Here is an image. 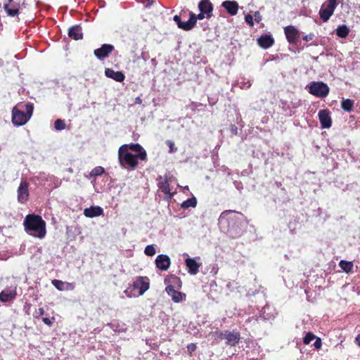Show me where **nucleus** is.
Instances as JSON below:
<instances>
[{
	"label": "nucleus",
	"mask_w": 360,
	"mask_h": 360,
	"mask_svg": "<svg viewBox=\"0 0 360 360\" xmlns=\"http://www.w3.org/2000/svg\"><path fill=\"white\" fill-rule=\"evenodd\" d=\"M139 160H147L146 151L139 143L123 144L119 148L118 161L122 169L134 170Z\"/></svg>",
	"instance_id": "1"
},
{
	"label": "nucleus",
	"mask_w": 360,
	"mask_h": 360,
	"mask_svg": "<svg viewBox=\"0 0 360 360\" xmlns=\"http://www.w3.org/2000/svg\"><path fill=\"white\" fill-rule=\"evenodd\" d=\"M24 226L26 232L39 238H44L46 236V222L42 218L36 214H28L24 220Z\"/></svg>",
	"instance_id": "2"
},
{
	"label": "nucleus",
	"mask_w": 360,
	"mask_h": 360,
	"mask_svg": "<svg viewBox=\"0 0 360 360\" xmlns=\"http://www.w3.org/2000/svg\"><path fill=\"white\" fill-rule=\"evenodd\" d=\"M34 107L32 103L18 105L12 110V122L15 126L20 127L25 124L33 113Z\"/></svg>",
	"instance_id": "3"
},
{
	"label": "nucleus",
	"mask_w": 360,
	"mask_h": 360,
	"mask_svg": "<svg viewBox=\"0 0 360 360\" xmlns=\"http://www.w3.org/2000/svg\"><path fill=\"white\" fill-rule=\"evenodd\" d=\"M149 288V278L146 276H139L134 281L133 285L124 291V293L127 297H137L143 295Z\"/></svg>",
	"instance_id": "4"
},
{
	"label": "nucleus",
	"mask_w": 360,
	"mask_h": 360,
	"mask_svg": "<svg viewBox=\"0 0 360 360\" xmlns=\"http://www.w3.org/2000/svg\"><path fill=\"white\" fill-rule=\"evenodd\" d=\"M338 6V0H327L321 6L319 15L323 22H328L330 18L333 15Z\"/></svg>",
	"instance_id": "5"
},
{
	"label": "nucleus",
	"mask_w": 360,
	"mask_h": 360,
	"mask_svg": "<svg viewBox=\"0 0 360 360\" xmlns=\"http://www.w3.org/2000/svg\"><path fill=\"white\" fill-rule=\"evenodd\" d=\"M235 213L233 210H226L221 214L219 218V224H226L227 231L229 233L235 231V224L238 221V217L235 215Z\"/></svg>",
	"instance_id": "6"
},
{
	"label": "nucleus",
	"mask_w": 360,
	"mask_h": 360,
	"mask_svg": "<svg viewBox=\"0 0 360 360\" xmlns=\"http://www.w3.org/2000/svg\"><path fill=\"white\" fill-rule=\"evenodd\" d=\"M307 87L311 94L319 98H325L329 93V87L322 82H312Z\"/></svg>",
	"instance_id": "7"
},
{
	"label": "nucleus",
	"mask_w": 360,
	"mask_h": 360,
	"mask_svg": "<svg viewBox=\"0 0 360 360\" xmlns=\"http://www.w3.org/2000/svg\"><path fill=\"white\" fill-rule=\"evenodd\" d=\"M198 9L200 13L195 15V18L198 20L211 18L213 6L210 0H201L198 4Z\"/></svg>",
	"instance_id": "8"
},
{
	"label": "nucleus",
	"mask_w": 360,
	"mask_h": 360,
	"mask_svg": "<svg viewBox=\"0 0 360 360\" xmlns=\"http://www.w3.org/2000/svg\"><path fill=\"white\" fill-rule=\"evenodd\" d=\"M172 177H169L167 174L164 176H159L158 178V186L159 189L167 195V198H171L174 193L175 191L172 192L169 187V181H171Z\"/></svg>",
	"instance_id": "9"
},
{
	"label": "nucleus",
	"mask_w": 360,
	"mask_h": 360,
	"mask_svg": "<svg viewBox=\"0 0 360 360\" xmlns=\"http://www.w3.org/2000/svg\"><path fill=\"white\" fill-rule=\"evenodd\" d=\"M197 20L195 14L193 13H190L189 19L185 22L181 21V18L179 15H176L174 17V20L177 24L178 27L184 30H191L195 25Z\"/></svg>",
	"instance_id": "10"
},
{
	"label": "nucleus",
	"mask_w": 360,
	"mask_h": 360,
	"mask_svg": "<svg viewBox=\"0 0 360 360\" xmlns=\"http://www.w3.org/2000/svg\"><path fill=\"white\" fill-rule=\"evenodd\" d=\"M17 295L16 285H11L4 289L0 293V301L8 302L13 301Z\"/></svg>",
	"instance_id": "11"
},
{
	"label": "nucleus",
	"mask_w": 360,
	"mask_h": 360,
	"mask_svg": "<svg viewBox=\"0 0 360 360\" xmlns=\"http://www.w3.org/2000/svg\"><path fill=\"white\" fill-rule=\"evenodd\" d=\"M29 184L26 181H22L18 188V200L20 203H25L29 197Z\"/></svg>",
	"instance_id": "12"
},
{
	"label": "nucleus",
	"mask_w": 360,
	"mask_h": 360,
	"mask_svg": "<svg viewBox=\"0 0 360 360\" xmlns=\"http://www.w3.org/2000/svg\"><path fill=\"white\" fill-rule=\"evenodd\" d=\"M113 49L114 46L112 45L105 44L101 47L95 49L94 53L98 59L103 60L108 57Z\"/></svg>",
	"instance_id": "13"
},
{
	"label": "nucleus",
	"mask_w": 360,
	"mask_h": 360,
	"mask_svg": "<svg viewBox=\"0 0 360 360\" xmlns=\"http://www.w3.org/2000/svg\"><path fill=\"white\" fill-rule=\"evenodd\" d=\"M224 335V339L226 340V343L231 347L236 345L240 340V333L235 330L231 331L225 330Z\"/></svg>",
	"instance_id": "14"
},
{
	"label": "nucleus",
	"mask_w": 360,
	"mask_h": 360,
	"mask_svg": "<svg viewBox=\"0 0 360 360\" xmlns=\"http://www.w3.org/2000/svg\"><path fill=\"white\" fill-rule=\"evenodd\" d=\"M156 267L161 271H167L171 264V260L167 255H159L155 261Z\"/></svg>",
	"instance_id": "15"
},
{
	"label": "nucleus",
	"mask_w": 360,
	"mask_h": 360,
	"mask_svg": "<svg viewBox=\"0 0 360 360\" xmlns=\"http://www.w3.org/2000/svg\"><path fill=\"white\" fill-rule=\"evenodd\" d=\"M284 32L288 41L290 44H295L297 39L299 37V30L292 25L286 26L284 28Z\"/></svg>",
	"instance_id": "16"
},
{
	"label": "nucleus",
	"mask_w": 360,
	"mask_h": 360,
	"mask_svg": "<svg viewBox=\"0 0 360 360\" xmlns=\"http://www.w3.org/2000/svg\"><path fill=\"white\" fill-rule=\"evenodd\" d=\"M4 8L8 15L15 17L18 14L20 4L14 0H8Z\"/></svg>",
	"instance_id": "17"
},
{
	"label": "nucleus",
	"mask_w": 360,
	"mask_h": 360,
	"mask_svg": "<svg viewBox=\"0 0 360 360\" xmlns=\"http://www.w3.org/2000/svg\"><path fill=\"white\" fill-rule=\"evenodd\" d=\"M319 118L322 128L328 129L331 127L332 120L328 110H321L319 112Z\"/></svg>",
	"instance_id": "18"
},
{
	"label": "nucleus",
	"mask_w": 360,
	"mask_h": 360,
	"mask_svg": "<svg viewBox=\"0 0 360 360\" xmlns=\"http://www.w3.org/2000/svg\"><path fill=\"white\" fill-rule=\"evenodd\" d=\"M165 290L167 294L172 297V300L174 302L178 303L186 300V295L179 291L176 290L174 286L171 285L167 286Z\"/></svg>",
	"instance_id": "19"
},
{
	"label": "nucleus",
	"mask_w": 360,
	"mask_h": 360,
	"mask_svg": "<svg viewBox=\"0 0 360 360\" xmlns=\"http://www.w3.org/2000/svg\"><path fill=\"white\" fill-rule=\"evenodd\" d=\"M53 285L60 291L73 290L75 285L73 283L54 279L51 281Z\"/></svg>",
	"instance_id": "20"
},
{
	"label": "nucleus",
	"mask_w": 360,
	"mask_h": 360,
	"mask_svg": "<svg viewBox=\"0 0 360 360\" xmlns=\"http://www.w3.org/2000/svg\"><path fill=\"white\" fill-rule=\"evenodd\" d=\"M84 214L89 218H93L103 214V210L100 206H91L84 210Z\"/></svg>",
	"instance_id": "21"
},
{
	"label": "nucleus",
	"mask_w": 360,
	"mask_h": 360,
	"mask_svg": "<svg viewBox=\"0 0 360 360\" xmlns=\"http://www.w3.org/2000/svg\"><path fill=\"white\" fill-rule=\"evenodd\" d=\"M185 264L190 274L195 275L198 273L200 264H198L195 259L188 257L185 260Z\"/></svg>",
	"instance_id": "22"
},
{
	"label": "nucleus",
	"mask_w": 360,
	"mask_h": 360,
	"mask_svg": "<svg viewBox=\"0 0 360 360\" xmlns=\"http://www.w3.org/2000/svg\"><path fill=\"white\" fill-rule=\"evenodd\" d=\"M105 75L107 77L111 78L116 82H121L124 81L125 76L124 75L120 72V71H114L113 70L110 68H106L105 70Z\"/></svg>",
	"instance_id": "23"
},
{
	"label": "nucleus",
	"mask_w": 360,
	"mask_h": 360,
	"mask_svg": "<svg viewBox=\"0 0 360 360\" xmlns=\"http://www.w3.org/2000/svg\"><path fill=\"white\" fill-rule=\"evenodd\" d=\"M257 42L262 48L268 49L274 44V39L271 35L264 34L257 39Z\"/></svg>",
	"instance_id": "24"
},
{
	"label": "nucleus",
	"mask_w": 360,
	"mask_h": 360,
	"mask_svg": "<svg viewBox=\"0 0 360 360\" xmlns=\"http://www.w3.org/2000/svg\"><path fill=\"white\" fill-rule=\"evenodd\" d=\"M222 6L231 15L237 13L238 5L236 1H226L222 3Z\"/></svg>",
	"instance_id": "25"
},
{
	"label": "nucleus",
	"mask_w": 360,
	"mask_h": 360,
	"mask_svg": "<svg viewBox=\"0 0 360 360\" xmlns=\"http://www.w3.org/2000/svg\"><path fill=\"white\" fill-rule=\"evenodd\" d=\"M68 34L70 37L78 40L82 38V32L80 26L76 25L70 28Z\"/></svg>",
	"instance_id": "26"
},
{
	"label": "nucleus",
	"mask_w": 360,
	"mask_h": 360,
	"mask_svg": "<svg viewBox=\"0 0 360 360\" xmlns=\"http://www.w3.org/2000/svg\"><path fill=\"white\" fill-rule=\"evenodd\" d=\"M349 33V28L345 25H340L335 30V34L340 38H346Z\"/></svg>",
	"instance_id": "27"
},
{
	"label": "nucleus",
	"mask_w": 360,
	"mask_h": 360,
	"mask_svg": "<svg viewBox=\"0 0 360 360\" xmlns=\"http://www.w3.org/2000/svg\"><path fill=\"white\" fill-rule=\"evenodd\" d=\"M354 103V101L351 99H344L341 102V107L344 110L351 112L352 110Z\"/></svg>",
	"instance_id": "28"
},
{
	"label": "nucleus",
	"mask_w": 360,
	"mask_h": 360,
	"mask_svg": "<svg viewBox=\"0 0 360 360\" xmlns=\"http://www.w3.org/2000/svg\"><path fill=\"white\" fill-rule=\"evenodd\" d=\"M197 205V200L195 197L187 199L184 201L181 204V207L183 209H188L189 207H195Z\"/></svg>",
	"instance_id": "29"
},
{
	"label": "nucleus",
	"mask_w": 360,
	"mask_h": 360,
	"mask_svg": "<svg viewBox=\"0 0 360 360\" xmlns=\"http://www.w3.org/2000/svg\"><path fill=\"white\" fill-rule=\"evenodd\" d=\"M339 266L346 273H349L352 271L353 269V264L351 262H347L345 260H341L340 262Z\"/></svg>",
	"instance_id": "30"
},
{
	"label": "nucleus",
	"mask_w": 360,
	"mask_h": 360,
	"mask_svg": "<svg viewBox=\"0 0 360 360\" xmlns=\"http://www.w3.org/2000/svg\"><path fill=\"white\" fill-rule=\"evenodd\" d=\"M104 172H105V170H104L103 167L98 166V167H94L91 170L90 175L91 176H98L103 174L104 173Z\"/></svg>",
	"instance_id": "31"
},
{
	"label": "nucleus",
	"mask_w": 360,
	"mask_h": 360,
	"mask_svg": "<svg viewBox=\"0 0 360 360\" xmlns=\"http://www.w3.org/2000/svg\"><path fill=\"white\" fill-rule=\"evenodd\" d=\"M144 253L147 256L152 257L155 255L156 250L153 245H148L145 248Z\"/></svg>",
	"instance_id": "32"
},
{
	"label": "nucleus",
	"mask_w": 360,
	"mask_h": 360,
	"mask_svg": "<svg viewBox=\"0 0 360 360\" xmlns=\"http://www.w3.org/2000/svg\"><path fill=\"white\" fill-rule=\"evenodd\" d=\"M54 127L56 130H63L65 128V124L62 120H56L54 122Z\"/></svg>",
	"instance_id": "33"
},
{
	"label": "nucleus",
	"mask_w": 360,
	"mask_h": 360,
	"mask_svg": "<svg viewBox=\"0 0 360 360\" xmlns=\"http://www.w3.org/2000/svg\"><path fill=\"white\" fill-rule=\"evenodd\" d=\"M316 338V336L311 333H308L306 334L305 337L303 339V342L305 345L309 344L312 340Z\"/></svg>",
	"instance_id": "34"
},
{
	"label": "nucleus",
	"mask_w": 360,
	"mask_h": 360,
	"mask_svg": "<svg viewBox=\"0 0 360 360\" xmlns=\"http://www.w3.org/2000/svg\"><path fill=\"white\" fill-rule=\"evenodd\" d=\"M225 330L224 331H216L212 334V336L214 338V339H224L225 338Z\"/></svg>",
	"instance_id": "35"
},
{
	"label": "nucleus",
	"mask_w": 360,
	"mask_h": 360,
	"mask_svg": "<svg viewBox=\"0 0 360 360\" xmlns=\"http://www.w3.org/2000/svg\"><path fill=\"white\" fill-rule=\"evenodd\" d=\"M44 314V309L43 308H39L37 310H36L33 316L35 319H39L41 316Z\"/></svg>",
	"instance_id": "36"
},
{
	"label": "nucleus",
	"mask_w": 360,
	"mask_h": 360,
	"mask_svg": "<svg viewBox=\"0 0 360 360\" xmlns=\"http://www.w3.org/2000/svg\"><path fill=\"white\" fill-rule=\"evenodd\" d=\"M254 18H253V15H250V14H247L245 17V22H247V24H248L250 26H253L254 25Z\"/></svg>",
	"instance_id": "37"
},
{
	"label": "nucleus",
	"mask_w": 360,
	"mask_h": 360,
	"mask_svg": "<svg viewBox=\"0 0 360 360\" xmlns=\"http://www.w3.org/2000/svg\"><path fill=\"white\" fill-rule=\"evenodd\" d=\"M54 320H55L54 317H52L51 319H49V318H46V317L42 319V321L44 322V323L49 326H52Z\"/></svg>",
	"instance_id": "38"
},
{
	"label": "nucleus",
	"mask_w": 360,
	"mask_h": 360,
	"mask_svg": "<svg viewBox=\"0 0 360 360\" xmlns=\"http://www.w3.org/2000/svg\"><path fill=\"white\" fill-rule=\"evenodd\" d=\"M167 143L169 148V153H172L176 151V148H175L174 142L172 141H167Z\"/></svg>",
	"instance_id": "39"
},
{
	"label": "nucleus",
	"mask_w": 360,
	"mask_h": 360,
	"mask_svg": "<svg viewBox=\"0 0 360 360\" xmlns=\"http://www.w3.org/2000/svg\"><path fill=\"white\" fill-rule=\"evenodd\" d=\"M252 84L250 81L248 80L247 82H240V86L242 89H248L251 86Z\"/></svg>",
	"instance_id": "40"
},
{
	"label": "nucleus",
	"mask_w": 360,
	"mask_h": 360,
	"mask_svg": "<svg viewBox=\"0 0 360 360\" xmlns=\"http://www.w3.org/2000/svg\"><path fill=\"white\" fill-rule=\"evenodd\" d=\"M253 18L257 22H259L262 20V15L259 11L255 12Z\"/></svg>",
	"instance_id": "41"
},
{
	"label": "nucleus",
	"mask_w": 360,
	"mask_h": 360,
	"mask_svg": "<svg viewBox=\"0 0 360 360\" xmlns=\"http://www.w3.org/2000/svg\"><path fill=\"white\" fill-rule=\"evenodd\" d=\"M315 339H316V340L314 343V345L316 349H320L322 345L321 340L319 338H316Z\"/></svg>",
	"instance_id": "42"
},
{
	"label": "nucleus",
	"mask_w": 360,
	"mask_h": 360,
	"mask_svg": "<svg viewBox=\"0 0 360 360\" xmlns=\"http://www.w3.org/2000/svg\"><path fill=\"white\" fill-rule=\"evenodd\" d=\"M314 37H315L314 34L310 33L309 34H307V35L304 36L303 37V40L307 41H311V40H313L314 39Z\"/></svg>",
	"instance_id": "43"
},
{
	"label": "nucleus",
	"mask_w": 360,
	"mask_h": 360,
	"mask_svg": "<svg viewBox=\"0 0 360 360\" xmlns=\"http://www.w3.org/2000/svg\"><path fill=\"white\" fill-rule=\"evenodd\" d=\"M238 222V220L235 224V231L230 233L231 235H233V234L236 235V234L240 233V228H238V225L236 224Z\"/></svg>",
	"instance_id": "44"
},
{
	"label": "nucleus",
	"mask_w": 360,
	"mask_h": 360,
	"mask_svg": "<svg viewBox=\"0 0 360 360\" xmlns=\"http://www.w3.org/2000/svg\"><path fill=\"white\" fill-rule=\"evenodd\" d=\"M188 351L191 353L194 352L196 349V346L194 344H190L187 347Z\"/></svg>",
	"instance_id": "45"
},
{
	"label": "nucleus",
	"mask_w": 360,
	"mask_h": 360,
	"mask_svg": "<svg viewBox=\"0 0 360 360\" xmlns=\"http://www.w3.org/2000/svg\"><path fill=\"white\" fill-rule=\"evenodd\" d=\"M355 343L360 347V334L357 335L355 338Z\"/></svg>",
	"instance_id": "46"
},
{
	"label": "nucleus",
	"mask_w": 360,
	"mask_h": 360,
	"mask_svg": "<svg viewBox=\"0 0 360 360\" xmlns=\"http://www.w3.org/2000/svg\"><path fill=\"white\" fill-rule=\"evenodd\" d=\"M141 102H142V100L139 97L136 98V100H135L136 103L141 104Z\"/></svg>",
	"instance_id": "47"
},
{
	"label": "nucleus",
	"mask_w": 360,
	"mask_h": 360,
	"mask_svg": "<svg viewBox=\"0 0 360 360\" xmlns=\"http://www.w3.org/2000/svg\"><path fill=\"white\" fill-rule=\"evenodd\" d=\"M108 326H110V328H111L112 329H113L114 330H115V328H114V327H115V324H114V323H110V324H108Z\"/></svg>",
	"instance_id": "48"
},
{
	"label": "nucleus",
	"mask_w": 360,
	"mask_h": 360,
	"mask_svg": "<svg viewBox=\"0 0 360 360\" xmlns=\"http://www.w3.org/2000/svg\"><path fill=\"white\" fill-rule=\"evenodd\" d=\"M233 131H235V133L237 132V128L233 129Z\"/></svg>",
	"instance_id": "49"
},
{
	"label": "nucleus",
	"mask_w": 360,
	"mask_h": 360,
	"mask_svg": "<svg viewBox=\"0 0 360 360\" xmlns=\"http://www.w3.org/2000/svg\"><path fill=\"white\" fill-rule=\"evenodd\" d=\"M184 188H185V190H188V186H186Z\"/></svg>",
	"instance_id": "50"
},
{
	"label": "nucleus",
	"mask_w": 360,
	"mask_h": 360,
	"mask_svg": "<svg viewBox=\"0 0 360 360\" xmlns=\"http://www.w3.org/2000/svg\"><path fill=\"white\" fill-rule=\"evenodd\" d=\"M359 295H360V291H359Z\"/></svg>",
	"instance_id": "51"
}]
</instances>
